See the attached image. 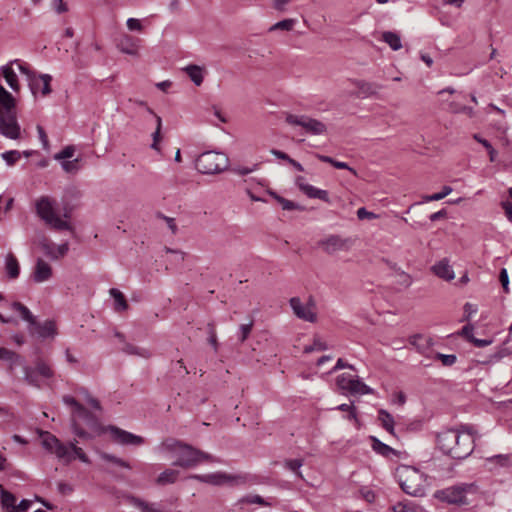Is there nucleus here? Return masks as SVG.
<instances>
[{
    "instance_id": "bb28decb",
    "label": "nucleus",
    "mask_w": 512,
    "mask_h": 512,
    "mask_svg": "<svg viewBox=\"0 0 512 512\" xmlns=\"http://www.w3.org/2000/svg\"><path fill=\"white\" fill-rule=\"evenodd\" d=\"M1 72L9 87L14 91H18V78L14 70L9 65H5L1 68Z\"/></svg>"
},
{
    "instance_id": "f257e3e1",
    "label": "nucleus",
    "mask_w": 512,
    "mask_h": 512,
    "mask_svg": "<svg viewBox=\"0 0 512 512\" xmlns=\"http://www.w3.org/2000/svg\"><path fill=\"white\" fill-rule=\"evenodd\" d=\"M476 431L473 426L461 425L460 429H446L436 434V447L453 459L463 460L475 448Z\"/></svg>"
},
{
    "instance_id": "4468645a",
    "label": "nucleus",
    "mask_w": 512,
    "mask_h": 512,
    "mask_svg": "<svg viewBox=\"0 0 512 512\" xmlns=\"http://www.w3.org/2000/svg\"><path fill=\"white\" fill-rule=\"evenodd\" d=\"M431 270L436 276L445 281H451L455 277L454 271L446 258L434 264L431 267Z\"/></svg>"
},
{
    "instance_id": "2eb2a0df",
    "label": "nucleus",
    "mask_w": 512,
    "mask_h": 512,
    "mask_svg": "<svg viewBox=\"0 0 512 512\" xmlns=\"http://www.w3.org/2000/svg\"><path fill=\"white\" fill-rule=\"evenodd\" d=\"M139 42L140 40L137 38H134L130 35H124L119 39L117 48L122 53L128 55H136L138 53Z\"/></svg>"
},
{
    "instance_id": "052dcab7",
    "label": "nucleus",
    "mask_w": 512,
    "mask_h": 512,
    "mask_svg": "<svg viewBox=\"0 0 512 512\" xmlns=\"http://www.w3.org/2000/svg\"><path fill=\"white\" fill-rule=\"evenodd\" d=\"M499 281L505 293H509V276L506 268H502L499 273Z\"/></svg>"
},
{
    "instance_id": "5701e85b",
    "label": "nucleus",
    "mask_w": 512,
    "mask_h": 512,
    "mask_svg": "<svg viewBox=\"0 0 512 512\" xmlns=\"http://www.w3.org/2000/svg\"><path fill=\"white\" fill-rule=\"evenodd\" d=\"M302 192L309 198L320 199L324 202H330L329 194L326 190L316 188L312 185L302 187Z\"/></svg>"
},
{
    "instance_id": "f8f14e48",
    "label": "nucleus",
    "mask_w": 512,
    "mask_h": 512,
    "mask_svg": "<svg viewBox=\"0 0 512 512\" xmlns=\"http://www.w3.org/2000/svg\"><path fill=\"white\" fill-rule=\"evenodd\" d=\"M52 276L51 266L43 259L39 258L36 261L34 271L32 273V279L36 283H42L49 280Z\"/></svg>"
},
{
    "instance_id": "39448f33",
    "label": "nucleus",
    "mask_w": 512,
    "mask_h": 512,
    "mask_svg": "<svg viewBox=\"0 0 512 512\" xmlns=\"http://www.w3.org/2000/svg\"><path fill=\"white\" fill-rule=\"evenodd\" d=\"M202 461L215 462L216 460L212 455L183 442L176 455V460L172 465L182 468H192Z\"/></svg>"
},
{
    "instance_id": "de8ad7c7",
    "label": "nucleus",
    "mask_w": 512,
    "mask_h": 512,
    "mask_svg": "<svg viewBox=\"0 0 512 512\" xmlns=\"http://www.w3.org/2000/svg\"><path fill=\"white\" fill-rule=\"evenodd\" d=\"M41 248L44 253L53 260L59 259V255H56V245L53 242L44 241L41 244Z\"/></svg>"
},
{
    "instance_id": "412c9836",
    "label": "nucleus",
    "mask_w": 512,
    "mask_h": 512,
    "mask_svg": "<svg viewBox=\"0 0 512 512\" xmlns=\"http://www.w3.org/2000/svg\"><path fill=\"white\" fill-rule=\"evenodd\" d=\"M5 269L10 279H16L20 274V266L17 258L12 254H7L5 258Z\"/></svg>"
},
{
    "instance_id": "c85d7f7f",
    "label": "nucleus",
    "mask_w": 512,
    "mask_h": 512,
    "mask_svg": "<svg viewBox=\"0 0 512 512\" xmlns=\"http://www.w3.org/2000/svg\"><path fill=\"white\" fill-rule=\"evenodd\" d=\"M382 40L387 43L390 48L394 51L399 50L402 47L400 36L392 31H386L382 34Z\"/></svg>"
},
{
    "instance_id": "dca6fc26",
    "label": "nucleus",
    "mask_w": 512,
    "mask_h": 512,
    "mask_svg": "<svg viewBox=\"0 0 512 512\" xmlns=\"http://www.w3.org/2000/svg\"><path fill=\"white\" fill-rule=\"evenodd\" d=\"M190 478L196 479L203 483H208V484H212V485H221V484L231 480L232 477L227 475L226 473L216 472V473L204 474V475L195 474V475H192Z\"/></svg>"
},
{
    "instance_id": "c9c22d12",
    "label": "nucleus",
    "mask_w": 512,
    "mask_h": 512,
    "mask_svg": "<svg viewBox=\"0 0 512 512\" xmlns=\"http://www.w3.org/2000/svg\"><path fill=\"white\" fill-rule=\"evenodd\" d=\"M354 377L349 373H342L336 379V384L339 389L349 391L353 384Z\"/></svg>"
},
{
    "instance_id": "ddd939ff",
    "label": "nucleus",
    "mask_w": 512,
    "mask_h": 512,
    "mask_svg": "<svg viewBox=\"0 0 512 512\" xmlns=\"http://www.w3.org/2000/svg\"><path fill=\"white\" fill-rule=\"evenodd\" d=\"M33 334H37L38 337L46 339L54 337L57 334L56 324L53 320H46L43 323L37 322L32 325Z\"/></svg>"
},
{
    "instance_id": "338daca9",
    "label": "nucleus",
    "mask_w": 512,
    "mask_h": 512,
    "mask_svg": "<svg viewBox=\"0 0 512 512\" xmlns=\"http://www.w3.org/2000/svg\"><path fill=\"white\" fill-rule=\"evenodd\" d=\"M29 87L33 94H36L41 89L40 75L38 77L36 75L30 77Z\"/></svg>"
},
{
    "instance_id": "49530a36",
    "label": "nucleus",
    "mask_w": 512,
    "mask_h": 512,
    "mask_svg": "<svg viewBox=\"0 0 512 512\" xmlns=\"http://www.w3.org/2000/svg\"><path fill=\"white\" fill-rule=\"evenodd\" d=\"M62 401L73 408L72 417L75 416L79 410H83V405L70 395H64Z\"/></svg>"
},
{
    "instance_id": "aec40b11",
    "label": "nucleus",
    "mask_w": 512,
    "mask_h": 512,
    "mask_svg": "<svg viewBox=\"0 0 512 512\" xmlns=\"http://www.w3.org/2000/svg\"><path fill=\"white\" fill-rule=\"evenodd\" d=\"M369 440L371 441L372 449L379 455L383 457H389L391 454L396 455L397 451L390 447L389 445L383 443L375 436H370Z\"/></svg>"
},
{
    "instance_id": "0e129e2a",
    "label": "nucleus",
    "mask_w": 512,
    "mask_h": 512,
    "mask_svg": "<svg viewBox=\"0 0 512 512\" xmlns=\"http://www.w3.org/2000/svg\"><path fill=\"white\" fill-rule=\"evenodd\" d=\"M71 449L72 453L77 457L80 461L84 463H89V458L87 455L83 452V450L79 447H77L74 443H71Z\"/></svg>"
},
{
    "instance_id": "a19ab883",
    "label": "nucleus",
    "mask_w": 512,
    "mask_h": 512,
    "mask_svg": "<svg viewBox=\"0 0 512 512\" xmlns=\"http://www.w3.org/2000/svg\"><path fill=\"white\" fill-rule=\"evenodd\" d=\"M303 466L302 459H287L284 462V467L292 472H294L297 476L302 477L300 468Z\"/></svg>"
},
{
    "instance_id": "f3484780",
    "label": "nucleus",
    "mask_w": 512,
    "mask_h": 512,
    "mask_svg": "<svg viewBox=\"0 0 512 512\" xmlns=\"http://www.w3.org/2000/svg\"><path fill=\"white\" fill-rule=\"evenodd\" d=\"M16 100L10 92L0 85V112L12 114L16 113Z\"/></svg>"
},
{
    "instance_id": "b1692460",
    "label": "nucleus",
    "mask_w": 512,
    "mask_h": 512,
    "mask_svg": "<svg viewBox=\"0 0 512 512\" xmlns=\"http://www.w3.org/2000/svg\"><path fill=\"white\" fill-rule=\"evenodd\" d=\"M182 444L183 442L180 440H176L174 438H167L161 442L158 449L160 452H170L176 457Z\"/></svg>"
},
{
    "instance_id": "5fc2aeb1",
    "label": "nucleus",
    "mask_w": 512,
    "mask_h": 512,
    "mask_svg": "<svg viewBox=\"0 0 512 512\" xmlns=\"http://www.w3.org/2000/svg\"><path fill=\"white\" fill-rule=\"evenodd\" d=\"M489 462H495L502 467L510 465V456L505 454L494 455L487 459Z\"/></svg>"
},
{
    "instance_id": "680f3d73",
    "label": "nucleus",
    "mask_w": 512,
    "mask_h": 512,
    "mask_svg": "<svg viewBox=\"0 0 512 512\" xmlns=\"http://www.w3.org/2000/svg\"><path fill=\"white\" fill-rule=\"evenodd\" d=\"M157 217L166 222V224H167L168 228L171 230L172 234L175 235L177 233L178 228H177L174 218L168 217L162 213H158Z\"/></svg>"
},
{
    "instance_id": "1a4fd4ad",
    "label": "nucleus",
    "mask_w": 512,
    "mask_h": 512,
    "mask_svg": "<svg viewBox=\"0 0 512 512\" xmlns=\"http://www.w3.org/2000/svg\"><path fill=\"white\" fill-rule=\"evenodd\" d=\"M0 134L12 140L20 138L21 128L17 121L16 113L7 114L0 112Z\"/></svg>"
},
{
    "instance_id": "c03bdc74",
    "label": "nucleus",
    "mask_w": 512,
    "mask_h": 512,
    "mask_svg": "<svg viewBox=\"0 0 512 512\" xmlns=\"http://www.w3.org/2000/svg\"><path fill=\"white\" fill-rule=\"evenodd\" d=\"M207 334H208V342L213 347L214 351H218V341L215 325L213 323H208L207 325Z\"/></svg>"
},
{
    "instance_id": "a211bd4d",
    "label": "nucleus",
    "mask_w": 512,
    "mask_h": 512,
    "mask_svg": "<svg viewBox=\"0 0 512 512\" xmlns=\"http://www.w3.org/2000/svg\"><path fill=\"white\" fill-rule=\"evenodd\" d=\"M11 307H12L13 310H15V311L20 313L21 318L24 321L28 322V324H29V327H28L29 333L33 334L32 325L36 324V318L31 313V311L25 305H23L22 303L17 302V301L13 302L11 304Z\"/></svg>"
},
{
    "instance_id": "c756f323",
    "label": "nucleus",
    "mask_w": 512,
    "mask_h": 512,
    "mask_svg": "<svg viewBox=\"0 0 512 512\" xmlns=\"http://www.w3.org/2000/svg\"><path fill=\"white\" fill-rule=\"evenodd\" d=\"M130 502L135 507H137L145 512H163L161 509L156 507V504L146 502V501H144L138 497H135V496L130 497Z\"/></svg>"
},
{
    "instance_id": "9d476101",
    "label": "nucleus",
    "mask_w": 512,
    "mask_h": 512,
    "mask_svg": "<svg viewBox=\"0 0 512 512\" xmlns=\"http://www.w3.org/2000/svg\"><path fill=\"white\" fill-rule=\"evenodd\" d=\"M106 430L110 433L112 439L119 444L140 446L145 443V439L143 437L123 430L117 426L109 425Z\"/></svg>"
},
{
    "instance_id": "603ef678",
    "label": "nucleus",
    "mask_w": 512,
    "mask_h": 512,
    "mask_svg": "<svg viewBox=\"0 0 512 512\" xmlns=\"http://www.w3.org/2000/svg\"><path fill=\"white\" fill-rule=\"evenodd\" d=\"M378 420L381 422V426L384 428L391 423H394L393 416L386 410L380 409L378 412Z\"/></svg>"
},
{
    "instance_id": "13d9d810",
    "label": "nucleus",
    "mask_w": 512,
    "mask_h": 512,
    "mask_svg": "<svg viewBox=\"0 0 512 512\" xmlns=\"http://www.w3.org/2000/svg\"><path fill=\"white\" fill-rule=\"evenodd\" d=\"M25 380L29 384L39 387L38 374L33 368H25Z\"/></svg>"
},
{
    "instance_id": "7c9ffc66",
    "label": "nucleus",
    "mask_w": 512,
    "mask_h": 512,
    "mask_svg": "<svg viewBox=\"0 0 512 512\" xmlns=\"http://www.w3.org/2000/svg\"><path fill=\"white\" fill-rule=\"evenodd\" d=\"M122 350L126 354L136 355L142 358H149L151 356V352L148 349L135 346L131 343H125Z\"/></svg>"
},
{
    "instance_id": "f704fd0d",
    "label": "nucleus",
    "mask_w": 512,
    "mask_h": 512,
    "mask_svg": "<svg viewBox=\"0 0 512 512\" xmlns=\"http://www.w3.org/2000/svg\"><path fill=\"white\" fill-rule=\"evenodd\" d=\"M1 504L3 508H16V497L0 485Z\"/></svg>"
},
{
    "instance_id": "4be33fe9",
    "label": "nucleus",
    "mask_w": 512,
    "mask_h": 512,
    "mask_svg": "<svg viewBox=\"0 0 512 512\" xmlns=\"http://www.w3.org/2000/svg\"><path fill=\"white\" fill-rule=\"evenodd\" d=\"M355 84L359 93L364 97L372 96L381 89V85L363 80H358Z\"/></svg>"
},
{
    "instance_id": "cd10ccee",
    "label": "nucleus",
    "mask_w": 512,
    "mask_h": 512,
    "mask_svg": "<svg viewBox=\"0 0 512 512\" xmlns=\"http://www.w3.org/2000/svg\"><path fill=\"white\" fill-rule=\"evenodd\" d=\"M109 292L114 299L115 311L122 312L128 309V303L121 291L116 288H111Z\"/></svg>"
},
{
    "instance_id": "09e8293b",
    "label": "nucleus",
    "mask_w": 512,
    "mask_h": 512,
    "mask_svg": "<svg viewBox=\"0 0 512 512\" xmlns=\"http://www.w3.org/2000/svg\"><path fill=\"white\" fill-rule=\"evenodd\" d=\"M40 81L42 83L41 93L43 96H47L51 93V81L52 76L49 74H40Z\"/></svg>"
},
{
    "instance_id": "2f4dec72",
    "label": "nucleus",
    "mask_w": 512,
    "mask_h": 512,
    "mask_svg": "<svg viewBox=\"0 0 512 512\" xmlns=\"http://www.w3.org/2000/svg\"><path fill=\"white\" fill-rule=\"evenodd\" d=\"M423 422L421 420H412L399 424L398 433H417L421 431Z\"/></svg>"
},
{
    "instance_id": "0eeeda50",
    "label": "nucleus",
    "mask_w": 512,
    "mask_h": 512,
    "mask_svg": "<svg viewBox=\"0 0 512 512\" xmlns=\"http://www.w3.org/2000/svg\"><path fill=\"white\" fill-rule=\"evenodd\" d=\"M285 121L289 125L302 127L305 133L310 135H321L327 131V127L323 122L307 115L287 114Z\"/></svg>"
},
{
    "instance_id": "37998d69",
    "label": "nucleus",
    "mask_w": 512,
    "mask_h": 512,
    "mask_svg": "<svg viewBox=\"0 0 512 512\" xmlns=\"http://www.w3.org/2000/svg\"><path fill=\"white\" fill-rule=\"evenodd\" d=\"M277 202L282 206L283 210H299L304 211L305 208L291 200H288L284 197H277Z\"/></svg>"
},
{
    "instance_id": "72a5a7b5",
    "label": "nucleus",
    "mask_w": 512,
    "mask_h": 512,
    "mask_svg": "<svg viewBox=\"0 0 512 512\" xmlns=\"http://www.w3.org/2000/svg\"><path fill=\"white\" fill-rule=\"evenodd\" d=\"M348 392L353 395H355V394L364 395V394L373 393V389L370 388L369 386H367L361 380L354 378L353 384Z\"/></svg>"
},
{
    "instance_id": "ea45409f",
    "label": "nucleus",
    "mask_w": 512,
    "mask_h": 512,
    "mask_svg": "<svg viewBox=\"0 0 512 512\" xmlns=\"http://www.w3.org/2000/svg\"><path fill=\"white\" fill-rule=\"evenodd\" d=\"M1 157L8 166H13L21 158V152L18 150H9L3 152Z\"/></svg>"
},
{
    "instance_id": "9b49d317",
    "label": "nucleus",
    "mask_w": 512,
    "mask_h": 512,
    "mask_svg": "<svg viewBox=\"0 0 512 512\" xmlns=\"http://www.w3.org/2000/svg\"><path fill=\"white\" fill-rule=\"evenodd\" d=\"M317 245L326 253L333 254L337 251L348 250L351 246V240L349 238H342L340 235H329L319 240Z\"/></svg>"
},
{
    "instance_id": "7ed1b4c3",
    "label": "nucleus",
    "mask_w": 512,
    "mask_h": 512,
    "mask_svg": "<svg viewBox=\"0 0 512 512\" xmlns=\"http://www.w3.org/2000/svg\"><path fill=\"white\" fill-rule=\"evenodd\" d=\"M476 489L474 483H461L435 491L434 497L447 504L462 506L469 503L467 494L475 492Z\"/></svg>"
},
{
    "instance_id": "4d7b16f0",
    "label": "nucleus",
    "mask_w": 512,
    "mask_h": 512,
    "mask_svg": "<svg viewBox=\"0 0 512 512\" xmlns=\"http://www.w3.org/2000/svg\"><path fill=\"white\" fill-rule=\"evenodd\" d=\"M436 359L440 360L444 366H452L456 363L457 357L454 354L437 353Z\"/></svg>"
},
{
    "instance_id": "8fccbe9b",
    "label": "nucleus",
    "mask_w": 512,
    "mask_h": 512,
    "mask_svg": "<svg viewBox=\"0 0 512 512\" xmlns=\"http://www.w3.org/2000/svg\"><path fill=\"white\" fill-rule=\"evenodd\" d=\"M253 320L247 324H242L239 327V341L243 343L250 335L253 328Z\"/></svg>"
},
{
    "instance_id": "58836bf2",
    "label": "nucleus",
    "mask_w": 512,
    "mask_h": 512,
    "mask_svg": "<svg viewBox=\"0 0 512 512\" xmlns=\"http://www.w3.org/2000/svg\"><path fill=\"white\" fill-rule=\"evenodd\" d=\"M453 191L451 186L445 185L441 192L423 196V202L439 201L448 196Z\"/></svg>"
},
{
    "instance_id": "e2e57ef3",
    "label": "nucleus",
    "mask_w": 512,
    "mask_h": 512,
    "mask_svg": "<svg viewBox=\"0 0 512 512\" xmlns=\"http://www.w3.org/2000/svg\"><path fill=\"white\" fill-rule=\"evenodd\" d=\"M477 306L469 302L464 305V318L462 321H469L471 316L477 312Z\"/></svg>"
},
{
    "instance_id": "69168bd1",
    "label": "nucleus",
    "mask_w": 512,
    "mask_h": 512,
    "mask_svg": "<svg viewBox=\"0 0 512 512\" xmlns=\"http://www.w3.org/2000/svg\"><path fill=\"white\" fill-rule=\"evenodd\" d=\"M37 132H38L39 139L42 143L43 149L48 150L49 149V140H48V136H47L44 128L40 125H37Z\"/></svg>"
},
{
    "instance_id": "a18cd8bd",
    "label": "nucleus",
    "mask_w": 512,
    "mask_h": 512,
    "mask_svg": "<svg viewBox=\"0 0 512 512\" xmlns=\"http://www.w3.org/2000/svg\"><path fill=\"white\" fill-rule=\"evenodd\" d=\"M295 20L294 19H284V20H281L277 23H275L273 26H271L270 30L271 31H274V30H286V31H291L295 25Z\"/></svg>"
},
{
    "instance_id": "473e14b6",
    "label": "nucleus",
    "mask_w": 512,
    "mask_h": 512,
    "mask_svg": "<svg viewBox=\"0 0 512 512\" xmlns=\"http://www.w3.org/2000/svg\"><path fill=\"white\" fill-rule=\"evenodd\" d=\"M59 459H64L66 462H70L74 459L72 455L71 444L69 446L59 443L53 452Z\"/></svg>"
},
{
    "instance_id": "a878e982",
    "label": "nucleus",
    "mask_w": 512,
    "mask_h": 512,
    "mask_svg": "<svg viewBox=\"0 0 512 512\" xmlns=\"http://www.w3.org/2000/svg\"><path fill=\"white\" fill-rule=\"evenodd\" d=\"M178 475L179 472L177 470L166 469L158 475L156 484L161 486L173 484L177 481Z\"/></svg>"
},
{
    "instance_id": "393cba45",
    "label": "nucleus",
    "mask_w": 512,
    "mask_h": 512,
    "mask_svg": "<svg viewBox=\"0 0 512 512\" xmlns=\"http://www.w3.org/2000/svg\"><path fill=\"white\" fill-rule=\"evenodd\" d=\"M191 81L196 85L200 86L203 82V69L198 65H188L184 68Z\"/></svg>"
},
{
    "instance_id": "3c124183",
    "label": "nucleus",
    "mask_w": 512,
    "mask_h": 512,
    "mask_svg": "<svg viewBox=\"0 0 512 512\" xmlns=\"http://www.w3.org/2000/svg\"><path fill=\"white\" fill-rule=\"evenodd\" d=\"M154 117H155V119H156V124H157V126H156V130H155V132H154V133H153V135H152V136H153V143H152L151 147H152L153 149H156V150H157V149H158V146H157V145H158V142H159V141H160V139H161L160 132H161V127H162V120H161V117H160V116H158V115H155Z\"/></svg>"
},
{
    "instance_id": "f03ea898",
    "label": "nucleus",
    "mask_w": 512,
    "mask_h": 512,
    "mask_svg": "<svg viewBox=\"0 0 512 512\" xmlns=\"http://www.w3.org/2000/svg\"><path fill=\"white\" fill-rule=\"evenodd\" d=\"M195 166L202 174H218L228 168L229 158L222 152L206 151L197 157Z\"/></svg>"
},
{
    "instance_id": "423d86ee",
    "label": "nucleus",
    "mask_w": 512,
    "mask_h": 512,
    "mask_svg": "<svg viewBox=\"0 0 512 512\" xmlns=\"http://www.w3.org/2000/svg\"><path fill=\"white\" fill-rule=\"evenodd\" d=\"M398 479L401 489L408 495L420 496L423 494L422 474L416 468L403 466L398 470Z\"/></svg>"
},
{
    "instance_id": "6e6d98bb",
    "label": "nucleus",
    "mask_w": 512,
    "mask_h": 512,
    "mask_svg": "<svg viewBox=\"0 0 512 512\" xmlns=\"http://www.w3.org/2000/svg\"><path fill=\"white\" fill-rule=\"evenodd\" d=\"M72 430L73 433L81 439H91L92 436L87 431H85L80 425L76 422L75 419H72Z\"/></svg>"
},
{
    "instance_id": "79ce46f5",
    "label": "nucleus",
    "mask_w": 512,
    "mask_h": 512,
    "mask_svg": "<svg viewBox=\"0 0 512 512\" xmlns=\"http://www.w3.org/2000/svg\"><path fill=\"white\" fill-rule=\"evenodd\" d=\"M34 370L38 375H41L44 378H51L53 376V371L48 364L43 362L42 360H38L36 362V367Z\"/></svg>"
},
{
    "instance_id": "6ab92c4d",
    "label": "nucleus",
    "mask_w": 512,
    "mask_h": 512,
    "mask_svg": "<svg viewBox=\"0 0 512 512\" xmlns=\"http://www.w3.org/2000/svg\"><path fill=\"white\" fill-rule=\"evenodd\" d=\"M82 419L84 423L92 430L97 431L100 427L98 418L83 406V410H79L73 419Z\"/></svg>"
},
{
    "instance_id": "bf43d9fd",
    "label": "nucleus",
    "mask_w": 512,
    "mask_h": 512,
    "mask_svg": "<svg viewBox=\"0 0 512 512\" xmlns=\"http://www.w3.org/2000/svg\"><path fill=\"white\" fill-rule=\"evenodd\" d=\"M79 159L67 160L61 163V166L65 172L72 173L78 170Z\"/></svg>"
},
{
    "instance_id": "774afa93",
    "label": "nucleus",
    "mask_w": 512,
    "mask_h": 512,
    "mask_svg": "<svg viewBox=\"0 0 512 512\" xmlns=\"http://www.w3.org/2000/svg\"><path fill=\"white\" fill-rule=\"evenodd\" d=\"M501 207L505 212L506 217L512 223V203L508 200L501 202Z\"/></svg>"
},
{
    "instance_id": "e433bc0d",
    "label": "nucleus",
    "mask_w": 512,
    "mask_h": 512,
    "mask_svg": "<svg viewBox=\"0 0 512 512\" xmlns=\"http://www.w3.org/2000/svg\"><path fill=\"white\" fill-rule=\"evenodd\" d=\"M100 457H101L102 460L107 461V462H111V463H113V464H115L117 466H120L122 468L131 469V465L127 461H125V460H123V459H121V458H119V457H117V456H115L113 454H110V453H107V452H101L100 453Z\"/></svg>"
},
{
    "instance_id": "864d4df0",
    "label": "nucleus",
    "mask_w": 512,
    "mask_h": 512,
    "mask_svg": "<svg viewBox=\"0 0 512 512\" xmlns=\"http://www.w3.org/2000/svg\"><path fill=\"white\" fill-rule=\"evenodd\" d=\"M75 153V147L73 145H68L64 149H62L59 153L55 154L54 158L56 160H64L73 157Z\"/></svg>"
},
{
    "instance_id": "6e6552de",
    "label": "nucleus",
    "mask_w": 512,
    "mask_h": 512,
    "mask_svg": "<svg viewBox=\"0 0 512 512\" xmlns=\"http://www.w3.org/2000/svg\"><path fill=\"white\" fill-rule=\"evenodd\" d=\"M289 304L293 313L301 320L314 323L317 321V314L315 312L316 303L312 296H309L307 303L302 304L299 297H292Z\"/></svg>"
},
{
    "instance_id": "20e7f679",
    "label": "nucleus",
    "mask_w": 512,
    "mask_h": 512,
    "mask_svg": "<svg viewBox=\"0 0 512 512\" xmlns=\"http://www.w3.org/2000/svg\"><path fill=\"white\" fill-rule=\"evenodd\" d=\"M37 215L54 230H72L69 222L61 219L56 213L54 202L47 196H42L36 202Z\"/></svg>"
},
{
    "instance_id": "4c0bfd02",
    "label": "nucleus",
    "mask_w": 512,
    "mask_h": 512,
    "mask_svg": "<svg viewBox=\"0 0 512 512\" xmlns=\"http://www.w3.org/2000/svg\"><path fill=\"white\" fill-rule=\"evenodd\" d=\"M59 443L60 441L56 436L52 435L49 432H45L42 440V445L47 451L53 453Z\"/></svg>"
}]
</instances>
